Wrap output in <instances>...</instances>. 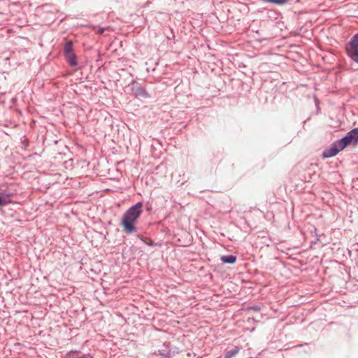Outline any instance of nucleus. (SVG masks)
<instances>
[{
    "label": "nucleus",
    "mask_w": 358,
    "mask_h": 358,
    "mask_svg": "<svg viewBox=\"0 0 358 358\" xmlns=\"http://www.w3.org/2000/svg\"><path fill=\"white\" fill-rule=\"evenodd\" d=\"M143 204L141 202L137 203L131 207L124 214L122 220V224H133L142 213Z\"/></svg>",
    "instance_id": "obj_1"
},
{
    "label": "nucleus",
    "mask_w": 358,
    "mask_h": 358,
    "mask_svg": "<svg viewBox=\"0 0 358 358\" xmlns=\"http://www.w3.org/2000/svg\"><path fill=\"white\" fill-rule=\"evenodd\" d=\"M162 231H164V232H166V233H168V232H169V231H170V230H169V229H168L166 227V228H164V229H162Z\"/></svg>",
    "instance_id": "obj_16"
},
{
    "label": "nucleus",
    "mask_w": 358,
    "mask_h": 358,
    "mask_svg": "<svg viewBox=\"0 0 358 358\" xmlns=\"http://www.w3.org/2000/svg\"><path fill=\"white\" fill-rule=\"evenodd\" d=\"M10 202V199L8 194L1 189H0V206H6Z\"/></svg>",
    "instance_id": "obj_7"
},
{
    "label": "nucleus",
    "mask_w": 358,
    "mask_h": 358,
    "mask_svg": "<svg viewBox=\"0 0 358 358\" xmlns=\"http://www.w3.org/2000/svg\"><path fill=\"white\" fill-rule=\"evenodd\" d=\"M144 243L150 246H156L157 244L153 241H150V242H146V241H144Z\"/></svg>",
    "instance_id": "obj_14"
},
{
    "label": "nucleus",
    "mask_w": 358,
    "mask_h": 358,
    "mask_svg": "<svg viewBox=\"0 0 358 358\" xmlns=\"http://www.w3.org/2000/svg\"><path fill=\"white\" fill-rule=\"evenodd\" d=\"M159 355L164 357L171 358L178 352L176 348H171L169 343H164L162 348L158 350Z\"/></svg>",
    "instance_id": "obj_5"
},
{
    "label": "nucleus",
    "mask_w": 358,
    "mask_h": 358,
    "mask_svg": "<svg viewBox=\"0 0 358 358\" xmlns=\"http://www.w3.org/2000/svg\"><path fill=\"white\" fill-rule=\"evenodd\" d=\"M341 145L339 141H336L329 149L323 152V157L329 158L336 155L340 151L344 149Z\"/></svg>",
    "instance_id": "obj_4"
},
{
    "label": "nucleus",
    "mask_w": 358,
    "mask_h": 358,
    "mask_svg": "<svg viewBox=\"0 0 358 358\" xmlns=\"http://www.w3.org/2000/svg\"><path fill=\"white\" fill-rule=\"evenodd\" d=\"M251 310H253L255 311H259L260 310V307L259 306H252L250 308Z\"/></svg>",
    "instance_id": "obj_13"
},
{
    "label": "nucleus",
    "mask_w": 358,
    "mask_h": 358,
    "mask_svg": "<svg viewBox=\"0 0 358 358\" xmlns=\"http://www.w3.org/2000/svg\"><path fill=\"white\" fill-rule=\"evenodd\" d=\"M239 351L240 348L238 347H235L232 350H230L225 353L224 358H231L237 355Z\"/></svg>",
    "instance_id": "obj_9"
},
{
    "label": "nucleus",
    "mask_w": 358,
    "mask_h": 358,
    "mask_svg": "<svg viewBox=\"0 0 358 358\" xmlns=\"http://www.w3.org/2000/svg\"><path fill=\"white\" fill-rule=\"evenodd\" d=\"M64 56L70 66H77L78 63H77V60H76V57L73 52L66 53L64 55Z\"/></svg>",
    "instance_id": "obj_6"
},
{
    "label": "nucleus",
    "mask_w": 358,
    "mask_h": 358,
    "mask_svg": "<svg viewBox=\"0 0 358 358\" xmlns=\"http://www.w3.org/2000/svg\"><path fill=\"white\" fill-rule=\"evenodd\" d=\"M104 29L103 28H100L97 30L98 34H102L103 32Z\"/></svg>",
    "instance_id": "obj_15"
},
{
    "label": "nucleus",
    "mask_w": 358,
    "mask_h": 358,
    "mask_svg": "<svg viewBox=\"0 0 358 358\" xmlns=\"http://www.w3.org/2000/svg\"><path fill=\"white\" fill-rule=\"evenodd\" d=\"M221 261L224 264H233L236 262L237 257L235 255H223L220 258Z\"/></svg>",
    "instance_id": "obj_8"
},
{
    "label": "nucleus",
    "mask_w": 358,
    "mask_h": 358,
    "mask_svg": "<svg viewBox=\"0 0 358 358\" xmlns=\"http://www.w3.org/2000/svg\"><path fill=\"white\" fill-rule=\"evenodd\" d=\"M123 227L127 234H130L136 229V225H123Z\"/></svg>",
    "instance_id": "obj_12"
},
{
    "label": "nucleus",
    "mask_w": 358,
    "mask_h": 358,
    "mask_svg": "<svg viewBox=\"0 0 358 358\" xmlns=\"http://www.w3.org/2000/svg\"><path fill=\"white\" fill-rule=\"evenodd\" d=\"M341 146L343 148L349 145H355L358 142V127L351 130L348 134L339 140Z\"/></svg>",
    "instance_id": "obj_3"
},
{
    "label": "nucleus",
    "mask_w": 358,
    "mask_h": 358,
    "mask_svg": "<svg viewBox=\"0 0 358 358\" xmlns=\"http://www.w3.org/2000/svg\"><path fill=\"white\" fill-rule=\"evenodd\" d=\"M262 1L264 2H269V3L278 4V5L285 4L288 1V0H262Z\"/></svg>",
    "instance_id": "obj_11"
},
{
    "label": "nucleus",
    "mask_w": 358,
    "mask_h": 358,
    "mask_svg": "<svg viewBox=\"0 0 358 358\" xmlns=\"http://www.w3.org/2000/svg\"><path fill=\"white\" fill-rule=\"evenodd\" d=\"M345 50L351 59L358 64V34L346 44Z\"/></svg>",
    "instance_id": "obj_2"
},
{
    "label": "nucleus",
    "mask_w": 358,
    "mask_h": 358,
    "mask_svg": "<svg viewBox=\"0 0 358 358\" xmlns=\"http://www.w3.org/2000/svg\"><path fill=\"white\" fill-rule=\"evenodd\" d=\"M73 51V43L71 41L66 43L64 48V55L69 52H72Z\"/></svg>",
    "instance_id": "obj_10"
}]
</instances>
